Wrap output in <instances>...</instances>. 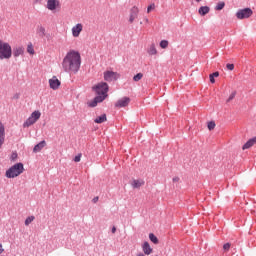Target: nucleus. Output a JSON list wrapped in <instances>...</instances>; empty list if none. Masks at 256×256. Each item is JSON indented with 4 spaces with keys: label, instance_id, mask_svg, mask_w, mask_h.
Segmentation results:
<instances>
[{
    "label": "nucleus",
    "instance_id": "35",
    "mask_svg": "<svg viewBox=\"0 0 256 256\" xmlns=\"http://www.w3.org/2000/svg\"><path fill=\"white\" fill-rule=\"evenodd\" d=\"M226 68L228 69V71H233V69H235V65L234 64H227Z\"/></svg>",
    "mask_w": 256,
    "mask_h": 256
},
{
    "label": "nucleus",
    "instance_id": "23",
    "mask_svg": "<svg viewBox=\"0 0 256 256\" xmlns=\"http://www.w3.org/2000/svg\"><path fill=\"white\" fill-rule=\"evenodd\" d=\"M149 239L152 243H154V245H157V243H159V239L153 233L149 234Z\"/></svg>",
    "mask_w": 256,
    "mask_h": 256
},
{
    "label": "nucleus",
    "instance_id": "37",
    "mask_svg": "<svg viewBox=\"0 0 256 256\" xmlns=\"http://www.w3.org/2000/svg\"><path fill=\"white\" fill-rule=\"evenodd\" d=\"M12 161H15L17 159V153H13L11 156Z\"/></svg>",
    "mask_w": 256,
    "mask_h": 256
},
{
    "label": "nucleus",
    "instance_id": "10",
    "mask_svg": "<svg viewBox=\"0 0 256 256\" xmlns=\"http://www.w3.org/2000/svg\"><path fill=\"white\" fill-rule=\"evenodd\" d=\"M130 101L131 99L129 97H123L115 103V107H118L119 109H121V107H127Z\"/></svg>",
    "mask_w": 256,
    "mask_h": 256
},
{
    "label": "nucleus",
    "instance_id": "40",
    "mask_svg": "<svg viewBox=\"0 0 256 256\" xmlns=\"http://www.w3.org/2000/svg\"><path fill=\"white\" fill-rule=\"evenodd\" d=\"M5 249H3V244H0V255L4 253Z\"/></svg>",
    "mask_w": 256,
    "mask_h": 256
},
{
    "label": "nucleus",
    "instance_id": "11",
    "mask_svg": "<svg viewBox=\"0 0 256 256\" xmlns=\"http://www.w3.org/2000/svg\"><path fill=\"white\" fill-rule=\"evenodd\" d=\"M83 31V24L78 23L75 26L72 27V36L73 37H79L81 35V32Z\"/></svg>",
    "mask_w": 256,
    "mask_h": 256
},
{
    "label": "nucleus",
    "instance_id": "15",
    "mask_svg": "<svg viewBox=\"0 0 256 256\" xmlns=\"http://www.w3.org/2000/svg\"><path fill=\"white\" fill-rule=\"evenodd\" d=\"M105 101V96H96L94 100L88 103V107H97V103H103Z\"/></svg>",
    "mask_w": 256,
    "mask_h": 256
},
{
    "label": "nucleus",
    "instance_id": "22",
    "mask_svg": "<svg viewBox=\"0 0 256 256\" xmlns=\"http://www.w3.org/2000/svg\"><path fill=\"white\" fill-rule=\"evenodd\" d=\"M105 121H107V115L106 114H102L100 116H98L97 118H95L94 123H105Z\"/></svg>",
    "mask_w": 256,
    "mask_h": 256
},
{
    "label": "nucleus",
    "instance_id": "14",
    "mask_svg": "<svg viewBox=\"0 0 256 256\" xmlns=\"http://www.w3.org/2000/svg\"><path fill=\"white\" fill-rule=\"evenodd\" d=\"M59 7V0H48L47 1V9L49 11H55Z\"/></svg>",
    "mask_w": 256,
    "mask_h": 256
},
{
    "label": "nucleus",
    "instance_id": "31",
    "mask_svg": "<svg viewBox=\"0 0 256 256\" xmlns=\"http://www.w3.org/2000/svg\"><path fill=\"white\" fill-rule=\"evenodd\" d=\"M208 129L209 131H213V129H215V121L208 122Z\"/></svg>",
    "mask_w": 256,
    "mask_h": 256
},
{
    "label": "nucleus",
    "instance_id": "1",
    "mask_svg": "<svg viewBox=\"0 0 256 256\" xmlns=\"http://www.w3.org/2000/svg\"><path fill=\"white\" fill-rule=\"evenodd\" d=\"M62 69L65 73L77 75L81 69V53L77 50H70L62 60Z\"/></svg>",
    "mask_w": 256,
    "mask_h": 256
},
{
    "label": "nucleus",
    "instance_id": "20",
    "mask_svg": "<svg viewBox=\"0 0 256 256\" xmlns=\"http://www.w3.org/2000/svg\"><path fill=\"white\" fill-rule=\"evenodd\" d=\"M209 11H211V8H209V6H202L198 9V13L202 17H205V15L209 13Z\"/></svg>",
    "mask_w": 256,
    "mask_h": 256
},
{
    "label": "nucleus",
    "instance_id": "30",
    "mask_svg": "<svg viewBox=\"0 0 256 256\" xmlns=\"http://www.w3.org/2000/svg\"><path fill=\"white\" fill-rule=\"evenodd\" d=\"M27 52L30 54V55H35V49L33 48V45L32 44H29L28 47H27Z\"/></svg>",
    "mask_w": 256,
    "mask_h": 256
},
{
    "label": "nucleus",
    "instance_id": "8",
    "mask_svg": "<svg viewBox=\"0 0 256 256\" xmlns=\"http://www.w3.org/2000/svg\"><path fill=\"white\" fill-rule=\"evenodd\" d=\"M49 85L50 89H53V91H57V89L61 87V81L57 79V76H53L51 79H49Z\"/></svg>",
    "mask_w": 256,
    "mask_h": 256
},
{
    "label": "nucleus",
    "instance_id": "19",
    "mask_svg": "<svg viewBox=\"0 0 256 256\" xmlns=\"http://www.w3.org/2000/svg\"><path fill=\"white\" fill-rule=\"evenodd\" d=\"M45 145H47V142H45V140L41 141L40 143L34 146L33 152L39 153V151H41L45 147Z\"/></svg>",
    "mask_w": 256,
    "mask_h": 256
},
{
    "label": "nucleus",
    "instance_id": "39",
    "mask_svg": "<svg viewBox=\"0 0 256 256\" xmlns=\"http://www.w3.org/2000/svg\"><path fill=\"white\" fill-rule=\"evenodd\" d=\"M172 181H173V183H177V182H179V177H174L173 179H172Z\"/></svg>",
    "mask_w": 256,
    "mask_h": 256
},
{
    "label": "nucleus",
    "instance_id": "32",
    "mask_svg": "<svg viewBox=\"0 0 256 256\" xmlns=\"http://www.w3.org/2000/svg\"><path fill=\"white\" fill-rule=\"evenodd\" d=\"M81 157H83V154L79 153L74 157V162L79 163L81 161Z\"/></svg>",
    "mask_w": 256,
    "mask_h": 256
},
{
    "label": "nucleus",
    "instance_id": "36",
    "mask_svg": "<svg viewBox=\"0 0 256 256\" xmlns=\"http://www.w3.org/2000/svg\"><path fill=\"white\" fill-rule=\"evenodd\" d=\"M235 95H236L235 92H233L232 94H230V96H229V98H228V100H227V103H229V101H233V99H235Z\"/></svg>",
    "mask_w": 256,
    "mask_h": 256
},
{
    "label": "nucleus",
    "instance_id": "12",
    "mask_svg": "<svg viewBox=\"0 0 256 256\" xmlns=\"http://www.w3.org/2000/svg\"><path fill=\"white\" fill-rule=\"evenodd\" d=\"M24 53L25 48H23L22 46H16L12 50V55L13 57H15V59H17V57H21V55H23Z\"/></svg>",
    "mask_w": 256,
    "mask_h": 256
},
{
    "label": "nucleus",
    "instance_id": "17",
    "mask_svg": "<svg viewBox=\"0 0 256 256\" xmlns=\"http://www.w3.org/2000/svg\"><path fill=\"white\" fill-rule=\"evenodd\" d=\"M4 143H5V126L3 125V122H0V148L3 147Z\"/></svg>",
    "mask_w": 256,
    "mask_h": 256
},
{
    "label": "nucleus",
    "instance_id": "5",
    "mask_svg": "<svg viewBox=\"0 0 256 256\" xmlns=\"http://www.w3.org/2000/svg\"><path fill=\"white\" fill-rule=\"evenodd\" d=\"M39 119H41V112L39 110H35L31 113L29 118H27V120L23 123V127H31V125H35V123H37Z\"/></svg>",
    "mask_w": 256,
    "mask_h": 256
},
{
    "label": "nucleus",
    "instance_id": "28",
    "mask_svg": "<svg viewBox=\"0 0 256 256\" xmlns=\"http://www.w3.org/2000/svg\"><path fill=\"white\" fill-rule=\"evenodd\" d=\"M225 8V2H219L216 7H215V10L216 11H221L222 9Z\"/></svg>",
    "mask_w": 256,
    "mask_h": 256
},
{
    "label": "nucleus",
    "instance_id": "18",
    "mask_svg": "<svg viewBox=\"0 0 256 256\" xmlns=\"http://www.w3.org/2000/svg\"><path fill=\"white\" fill-rule=\"evenodd\" d=\"M256 144V136L249 139L242 147L243 151H245V149H251V147H253V145Z\"/></svg>",
    "mask_w": 256,
    "mask_h": 256
},
{
    "label": "nucleus",
    "instance_id": "44",
    "mask_svg": "<svg viewBox=\"0 0 256 256\" xmlns=\"http://www.w3.org/2000/svg\"><path fill=\"white\" fill-rule=\"evenodd\" d=\"M202 0H196V3H201Z\"/></svg>",
    "mask_w": 256,
    "mask_h": 256
},
{
    "label": "nucleus",
    "instance_id": "26",
    "mask_svg": "<svg viewBox=\"0 0 256 256\" xmlns=\"http://www.w3.org/2000/svg\"><path fill=\"white\" fill-rule=\"evenodd\" d=\"M160 47H161V49H167L169 47V41L161 40L160 41Z\"/></svg>",
    "mask_w": 256,
    "mask_h": 256
},
{
    "label": "nucleus",
    "instance_id": "13",
    "mask_svg": "<svg viewBox=\"0 0 256 256\" xmlns=\"http://www.w3.org/2000/svg\"><path fill=\"white\" fill-rule=\"evenodd\" d=\"M143 185H145V180L143 179H134L131 182V186L133 187V189H141Z\"/></svg>",
    "mask_w": 256,
    "mask_h": 256
},
{
    "label": "nucleus",
    "instance_id": "21",
    "mask_svg": "<svg viewBox=\"0 0 256 256\" xmlns=\"http://www.w3.org/2000/svg\"><path fill=\"white\" fill-rule=\"evenodd\" d=\"M148 55H157V47L152 43L147 49Z\"/></svg>",
    "mask_w": 256,
    "mask_h": 256
},
{
    "label": "nucleus",
    "instance_id": "27",
    "mask_svg": "<svg viewBox=\"0 0 256 256\" xmlns=\"http://www.w3.org/2000/svg\"><path fill=\"white\" fill-rule=\"evenodd\" d=\"M143 79V73H138L133 77V81H135L136 83L141 81Z\"/></svg>",
    "mask_w": 256,
    "mask_h": 256
},
{
    "label": "nucleus",
    "instance_id": "4",
    "mask_svg": "<svg viewBox=\"0 0 256 256\" xmlns=\"http://www.w3.org/2000/svg\"><path fill=\"white\" fill-rule=\"evenodd\" d=\"M92 89L97 97H104V100L107 99V93L109 92V85L107 82H100L93 86Z\"/></svg>",
    "mask_w": 256,
    "mask_h": 256
},
{
    "label": "nucleus",
    "instance_id": "24",
    "mask_svg": "<svg viewBox=\"0 0 256 256\" xmlns=\"http://www.w3.org/2000/svg\"><path fill=\"white\" fill-rule=\"evenodd\" d=\"M37 34L39 35V37H45V27L39 26L37 28Z\"/></svg>",
    "mask_w": 256,
    "mask_h": 256
},
{
    "label": "nucleus",
    "instance_id": "25",
    "mask_svg": "<svg viewBox=\"0 0 256 256\" xmlns=\"http://www.w3.org/2000/svg\"><path fill=\"white\" fill-rule=\"evenodd\" d=\"M34 221H35V216H29L26 218L24 223L26 227H29V225H31V223H33Z\"/></svg>",
    "mask_w": 256,
    "mask_h": 256
},
{
    "label": "nucleus",
    "instance_id": "29",
    "mask_svg": "<svg viewBox=\"0 0 256 256\" xmlns=\"http://www.w3.org/2000/svg\"><path fill=\"white\" fill-rule=\"evenodd\" d=\"M215 77H219V72L210 74V83H215Z\"/></svg>",
    "mask_w": 256,
    "mask_h": 256
},
{
    "label": "nucleus",
    "instance_id": "2",
    "mask_svg": "<svg viewBox=\"0 0 256 256\" xmlns=\"http://www.w3.org/2000/svg\"><path fill=\"white\" fill-rule=\"evenodd\" d=\"M13 57V48L9 42L0 40V61L9 60Z\"/></svg>",
    "mask_w": 256,
    "mask_h": 256
},
{
    "label": "nucleus",
    "instance_id": "16",
    "mask_svg": "<svg viewBox=\"0 0 256 256\" xmlns=\"http://www.w3.org/2000/svg\"><path fill=\"white\" fill-rule=\"evenodd\" d=\"M143 255H151L153 253V248L149 245V242H144L142 245Z\"/></svg>",
    "mask_w": 256,
    "mask_h": 256
},
{
    "label": "nucleus",
    "instance_id": "33",
    "mask_svg": "<svg viewBox=\"0 0 256 256\" xmlns=\"http://www.w3.org/2000/svg\"><path fill=\"white\" fill-rule=\"evenodd\" d=\"M155 9V4H151L147 7V13L152 12Z\"/></svg>",
    "mask_w": 256,
    "mask_h": 256
},
{
    "label": "nucleus",
    "instance_id": "34",
    "mask_svg": "<svg viewBox=\"0 0 256 256\" xmlns=\"http://www.w3.org/2000/svg\"><path fill=\"white\" fill-rule=\"evenodd\" d=\"M223 249H224V251H229V249H231V244L230 243L224 244Z\"/></svg>",
    "mask_w": 256,
    "mask_h": 256
},
{
    "label": "nucleus",
    "instance_id": "7",
    "mask_svg": "<svg viewBox=\"0 0 256 256\" xmlns=\"http://www.w3.org/2000/svg\"><path fill=\"white\" fill-rule=\"evenodd\" d=\"M251 15H253V10H251V8L239 9L236 12V17H237V19H240V20L249 19V17H251Z\"/></svg>",
    "mask_w": 256,
    "mask_h": 256
},
{
    "label": "nucleus",
    "instance_id": "38",
    "mask_svg": "<svg viewBox=\"0 0 256 256\" xmlns=\"http://www.w3.org/2000/svg\"><path fill=\"white\" fill-rule=\"evenodd\" d=\"M99 201V196H96L92 199V202L93 203H97Z\"/></svg>",
    "mask_w": 256,
    "mask_h": 256
},
{
    "label": "nucleus",
    "instance_id": "43",
    "mask_svg": "<svg viewBox=\"0 0 256 256\" xmlns=\"http://www.w3.org/2000/svg\"><path fill=\"white\" fill-rule=\"evenodd\" d=\"M144 21H145V23H149V18L145 17Z\"/></svg>",
    "mask_w": 256,
    "mask_h": 256
},
{
    "label": "nucleus",
    "instance_id": "9",
    "mask_svg": "<svg viewBox=\"0 0 256 256\" xmlns=\"http://www.w3.org/2000/svg\"><path fill=\"white\" fill-rule=\"evenodd\" d=\"M139 17V8L137 6H133L130 9L129 23H133L135 19Z\"/></svg>",
    "mask_w": 256,
    "mask_h": 256
},
{
    "label": "nucleus",
    "instance_id": "6",
    "mask_svg": "<svg viewBox=\"0 0 256 256\" xmlns=\"http://www.w3.org/2000/svg\"><path fill=\"white\" fill-rule=\"evenodd\" d=\"M103 75H104V81H107L108 83L117 81L121 77L120 73L110 71V70L105 71Z\"/></svg>",
    "mask_w": 256,
    "mask_h": 256
},
{
    "label": "nucleus",
    "instance_id": "3",
    "mask_svg": "<svg viewBox=\"0 0 256 256\" xmlns=\"http://www.w3.org/2000/svg\"><path fill=\"white\" fill-rule=\"evenodd\" d=\"M23 171H25L23 163L19 162V163L14 164L12 167H10L6 171L5 175H6L7 179H15V177H19V175H21V173H23Z\"/></svg>",
    "mask_w": 256,
    "mask_h": 256
},
{
    "label": "nucleus",
    "instance_id": "42",
    "mask_svg": "<svg viewBox=\"0 0 256 256\" xmlns=\"http://www.w3.org/2000/svg\"><path fill=\"white\" fill-rule=\"evenodd\" d=\"M136 256H146L143 252L138 253Z\"/></svg>",
    "mask_w": 256,
    "mask_h": 256
},
{
    "label": "nucleus",
    "instance_id": "41",
    "mask_svg": "<svg viewBox=\"0 0 256 256\" xmlns=\"http://www.w3.org/2000/svg\"><path fill=\"white\" fill-rule=\"evenodd\" d=\"M112 233H117V228L115 226L112 227Z\"/></svg>",
    "mask_w": 256,
    "mask_h": 256
}]
</instances>
